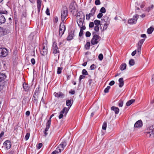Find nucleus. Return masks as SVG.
I'll use <instances>...</instances> for the list:
<instances>
[{
  "mask_svg": "<svg viewBox=\"0 0 154 154\" xmlns=\"http://www.w3.org/2000/svg\"><path fill=\"white\" fill-rule=\"evenodd\" d=\"M58 49L57 43L54 42L52 44L53 53L55 57L54 60L56 61L59 60L60 56V51Z\"/></svg>",
  "mask_w": 154,
  "mask_h": 154,
  "instance_id": "1",
  "label": "nucleus"
},
{
  "mask_svg": "<svg viewBox=\"0 0 154 154\" xmlns=\"http://www.w3.org/2000/svg\"><path fill=\"white\" fill-rule=\"evenodd\" d=\"M145 40L144 39H142L139 41L137 44V49L132 53L131 55L132 56H134L136 53L138 55H140L141 54L142 45Z\"/></svg>",
  "mask_w": 154,
  "mask_h": 154,
  "instance_id": "2",
  "label": "nucleus"
},
{
  "mask_svg": "<svg viewBox=\"0 0 154 154\" xmlns=\"http://www.w3.org/2000/svg\"><path fill=\"white\" fill-rule=\"evenodd\" d=\"M145 133L147 137H154V125L149 127L145 130Z\"/></svg>",
  "mask_w": 154,
  "mask_h": 154,
  "instance_id": "3",
  "label": "nucleus"
},
{
  "mask_svg": "<svg viewBox=\"0 0 154 154\" xmlns=\"http://www.w3.org/2000/svg\"><path fill=\"white\" fill-rule=\"evenodd\" d=\"M96 33H97L95 32H92V35H93V36L91 41V44L92 45L97 44L98 43V39L99 38H100L98 35L96 34Z\"/></svg>",
  "mask_w": 154,
  "mask_h": 154,
  "instance_id": "4",
  "label": "nucleus"
},
{
  "mask_svg": "<svg viewBox=\"0 0 154 154\" xmlns=\"http://www.w3.org/2000/svg\"><path fill=\"white\" fill-rule=\"evenodd\" d=\"M80 13L79 12L78 13L76 17L77 18V22L79 27H80L83 24L85 20V16L83 15V17H82L80 15Z\"/></svg>",
  "mask_w": 154,
  "mask_h": 154,
  "instance_id": "5",
  "label": "nucleus"
},
{
  "mask_svg": "<svg viewBox=\"0 0 154 154\" xmlns=\"http://www.w3.org/2000/svg\"><path fill=\"white\" fill-rule=\"evenodd\" d=\"M68 15V11L66 8H63L61 12V18L62 22H63Z\"/></svg>",
  "mask_w": 154,
  "mask_h": 154,
  "instance_id": "6",
  "label": "nucleus"
},
{
  "mask_svg": "<svg viewBox=\"0 0 154 154\" xmlns=\"http://www.w3.org/2000/svg\"><path fill=\"white\" fill-rule=\"evenodd\" d=\"M140 15L135 14L133 16V18L130 19L128 20V23L130 24H135L137 23V20L139 17Z\"/></svg>",
  "mask_w": 154,
  "mask_h": 154,
  "instance_id": "7",
  "label": "nucleus"
},
{
  "mask_svg": "<svg viewBox=\"0 0 154 154\" xmlns=\"http://www.w3.org/2000/svg\"><path fill=\"white\" fill-rule=\"evenodd\" d=\"M65 30L66 27L63 23H61L60 25L59 30V35L60 37L64 34Z\"/></svg>",
  "mask_w": 154,
  "mask_h": 154,
  "instance_id": "8",
  "label": "nucleus"
},
{
  "mask_svg": "<svg viewBox=\"0 0 154 154\" xmlns=\"http://www.w3.org/2000/svg\"><path fill=\"white\" fill-rule=\"evenodd\" d=\"M94 23L95 25L94 28V30L95 32L98 33L99 30V26L100 25V21L97 20H95L94 21Z\"/></svg>",
  "mask_w": 154,
  "mask_h": 154,
  "instance_id": "9",
  "label": "nucleus"
},
{
  "mask_svg": "<svg viewBox=\"0 0 154 154\" xmlns=\"http://www.w3.org/2000/svg\"><path fill=\"white\" fill-rule=\"evenodd\" d=\"M8 51L5 48H0V57H4L7 55Z\"/></svg>",
  "mask_w": 154,
  "mask_h": 154,
  "instance_id": "10",
  "label": "nucleus"
},
{
  "mask_svg": "<svg viewBox=\"0 0 154 154\" xmlns=\"http://www.w3.org/2000/svg\"><path fill=\"white\" fill-rule=\"evenodd\" d=\"M66 145V142L65 141H62L56 148L58 149L60 151V152H61L63 150L65 147Z\"/></svg>",
  "mask_w": 154,
  "mask_h": 154,
  "instance_id": "11",
  "label": "nucleus"
},
{
  "mask_svg": "<svg viewBox=\"0 0 154 154\" xmlns=\"http://www.w3.org/2000/svg\"><path fill=\"white\" fill-rule=\"evenodd\" d=\"M11 146V143L9 140H6L3 143V146L6 149H9Z\"/></svg>",
  "mask_w": 154,
  "mask_h": 154,
  "instance_id": "12",
  "label": "nucleus"
},
{
  "mask_svg": "<svg viewBox=\"0 0 154 154\" xmlns=\"http://www.w3.org/2000/svg\"><path fill=\"white\" fill-rule=\"evenodd\" d=\"M101 20V23H102L104 22V23H106L107 24H109L110 23V19L109 17L106 16H104Z\"/></svg>",
  "mask_w": 154,
  "mask_h": 154,
  "instance_id": "13",
  "label": "nucleus"
},
{
  "mask_svg": "<svg viewBox=\"0 0 154 154\" xmlns=\"http://www.w3.org/2000/svg\"><path fill=\"white\" fill-rule=\"evenodd\" d=\"M51 125V121L49 120L46 123V127L45 129V131H44V134L45 136H46L48 134V133L47 132L48 131L49 129L50 128Z\"/></svg>",
  "mask_w": 154,
  "mask_h": 154,
  "instance_id": "14",
  "label": "nucleus"
},
{
  "mask_svg": "<svg viewBox=\"0 0 154 154\" xmlns=\"http://www.w3.org/2000/svg\"><path fill=\"white\" fill-rule=\"evenodd\" d=\"M143 126V122L141 120L137 121L134 125V128H140Z\"/></svg>",
  "mask_w": 154,
  "mask_h": 154,
  "instance_id": "15",
  "label": "nucleus"
},
{
  "mask_svg": "<svg viewBox=\"0 0 154 154\" xmlns=\"http://www.w3.org/2000/svg\"><path fill=\"white\" fill-rule=\"evenodd\" d=\"M6 21L5 17L1 13H0V25L4 23Z\"/></svg>",
  "mask_w": 154,
  "mask_h": 154,
  "instance_id": "16",
  "label": "nucleus"
},
{
  "mask_svg": "<svg viewBox=\"0 0 154 154\" xmlns=\"http://www.w3.org/2000/svg\"><path fill=\"white\" fill-rule=\"evenodd\" d=\"M111 110L114 111L115 113L116 114H118L119 112V109L116 106H112L111 107Z\"/></svg>",
  "mask_w": 154,
  "mask_h": 154,
  "instance_id": "17",
  "label": "nucleus"
},
{
  "mask_svg": "<svg viewBox=\"0 0 154 154\" xmlns=\"http://www.w3.org/2000/svg\"><path fill=\"white\" fill-rule=\"evenodd\" d=\"M23 88L26 92H28L29 91V87L26 83H24L23 84Z\"/></svg>",
  "mask_w": 154,
  "mask_h": 154,
  "instance_id": "18",
  "label": "nucleus"
},
{
  "mask_svg": "<svg viewBox=\"0 0 154 154\" xmlns=\"http://www.w3.org/2000/svg\"><path fill=\"white\" fill-rule=\"evenodd\" d=\"M119 86L120 88L122 87L124 85V82L123 78H121L119 79Z\"/></svg>",
  "mask_w": 154,
  "mask_h": 154,
  "instance_id": "19",
  "label": "nucleus"
},
{
  "mask_svg": "<svg viewBox=\"0 0 154 154\" xmlns=\"http://www.w3.org/2000/svg\"><path fill=\"white\" fill-rule=\"evenodd\" d=\"M74 36L73 33L71 32L69 34L68 36L67 37V40H71L73 38Z\"/></svg>",
  "mask_w": 154,
  "mask_h": 154,
  "instance_id": "20",
  "label": "nucleus"
},
{
  "mask_svg": "<svg viewBox=\"0 0 154 154\" xmlns=\"http://www.w3.org/2000/svg\"><path fill=\"white\" fill-rule=\"evenodd\" d=\"M6 78V76L5 74L0 72V82L3 81Z\"/></svg>",
  "mask_w": 154,
  "mask_h": 154,
  "instance_id": "21",
  "label": "nucleus"
},
{
  "mask_svg": "<svg viewBox=\"0 0 154 154\" xmlns=\"http://www.w3.org/2000/svg\"><path fill=\"white\" fill-rule=\"evenodd\" d=\"M69 108L68 107L67 108L66 107H64L61 111L63 113H64V115L66 116L67 112H68L69 110Z\"/></svg>",
  "mask_w": 154,
  "mask_h": 154,
  "instance_id": "22",
  "label": "nucleus"
},
{
  "mask_svg": "<svg viewBox=\"0 0 154 154\" xmlns=\"http://www.w3.org/2000/svg\"><path fill=\"white\" fill-rule=\"evenodd\" d=\"M72 104V100H68L66 101V105L67 106H68L69 108H70Z\"/></svg>",
  "mask_w": 154,
  "mask_h": 154,
  "instance_id": "23",
  "label": "nucleus"
},
{
  "mask_svg": "<svg viewBox=\"0 0 154 154\" xmlns=\"http://www.w3.org/2000/svg\"><path fill=\"white\" fill-rule=\"evenodd\" d=\"M126 64L124 63H122L120 67V69L121 70H123L125 69L126 67Z\"/></svg>",
  "mask_w": 154,
  "mask_h": 154,
  "instance_id": "24",
  "label": "nucleus"
},
{
  "mask_svg": "<svg viewBox=\"0 0 154 154\" xmlns=\"http://www.w3.org/2000/svg\"><path fill=\"white\" fill-rule=\"evenodd\" d=\"M96 7L94 6L91 10L90 13L93 15L94 16V15L95 12L96 10Z\"/></svg>",
  "mask_w": 154,
  "mask_h": 154,
  "instance_id": "25",
  "label": "nucleus"
},
{
  "mask_svg": "<svg viewBox=\"0 0 154 154\" xmlns=\"http://www.w3.org/2000/svg\"><path fill=\"white\" fill-rule=\"evenodd\" d=\"M135 101V100L134 99H132L128 101L126 104V106H130L131 104L134 103Z\"/></svg>",
  "mask_w": 154,
  "mask_h": 154,
  "instance_id": "26",
  "label": "nucleus"
},
{
  "mask_svg": "<svg viewBox=\"0 0 154 154\" xmlns=\"http://www.w3.org/2000/svg\"><path fill=\"white\" fill-rule=\"evenodd\" d=\"M153 30L154 28L152 26H151L147 29V32L148 34H150L152 33Z\"/></svg>",
  "mask_w": 154,
  "mask_h": 154,
  "instance_id": "27",
  "label": "nucleus"
},
{
  "mask_svg": "<svg viewBox=\"0 0 154 154\" xmlns=\"http://www.w3.org/2000/svg\"><path fill=\"white\" fill-rule=\"evenodd\" d=\"M93 16H94L90 13L89 14H87L86 15V19L88 20H90L91 17Z\"/></svg>",
  "mask_w": 154,
  "mask_h": 154,
  "instance_id": "28",
  "label": "nucleus"
},
{
  "mask_svg": "<svg viewBox=\"0 0 154 154\" xmlns=\"http://www.w3.org/2000/svg\"><path fill=\"white\" fill-rule=\"evenodd\" d=\"M90 47V43L89 42H87L85 45V48L86 50H89Z\"/></svg>",
  "mask_w": 154,
  "mask_h": 154,
  "instance_id": "29",
  "label": "nucleus"
},
{
  "mask_svg": "<svg viewBox=\"0 0 154 154\" xmlns=\"http://www.w3.org/2000/svg\"><path fill=\"white\" fill-rule=\"evenodd\" d=\"M40 53L42 55H45L47 53L48 51L47 49H44L40 50Z\"/></svg>",
  "mask_w": 154,
  "mask_h": 154,
  "instance_id": "30",
  "label": "nucleus"
},
{
  "mask_svg": "<svg viewBox=\"0 0 154 154\" xmlns=\"http://www.w3.org/2000/svg\"><path fill=\"white\" fill-rule=\"evenodd\" d=\"M38 97H35L34 96H33L32 100L33 101V103H35L36 104H37L38 103Z\"/></svg>",
  "mask_w": 154,
  "mask_h": 154,
  "instance_id": "31",
  "label": "nucleus"
},
{
  "mask_svg": "<svg viewBox=\"0 0 154 154\" xmlns=\"http://www.w3.org/2000/svg\"><path fill=\"white\" fill-rule=\"evenodd\" d=\"M61 152L58 149L56 148V149L53 151L51 154H60Z\"/></svg>",
  "mask_w": 154,
  "mask_h": 154,
  "instance_id": "32",
  "label": "nucleus"
},
{
  "mask_svg": "<svg viewBox=\"0 0 154 154\" xmlns=\"http://www.w3.org/2000/svg\"><path fill=\"white\" fill-rule=\"evenodd\" d=\"M154 7V6L153 5H152L151 7H149L146 8L145 10V11L147 12H149Z\"/></svg>",
  "mask_w": 154,
  "mask_h": 154,
  "instance_id": "33",
  "label": "nucleus"
},
{
  "mask_svg": "<svg viewBox=\"0 0 154 154\" xmlns=\"http://www.w3.org/2000/svg\"><path fill=\"white\" fill-rule=\"evenodd\" d=\"M129 64L131 66H133L134 64V61L133 59H131L129 62Z\"/></svg>",
  "mask_w": 154,
  "mask_h": 154,
  "instance_id": "34",
  "label": "nucleus"
},
{
  "mask_svg": "<svg viewBox=\"0 0 154 154\" xmlns=\"http://www.w3.org/2000/svg\"><path fill=\"white\" fill-rule=\"evenodd\" d=\"M4 35V29L0 27V36Z\"/></svg>",
  "mask_w": 154,
  "mask_h": 154,
  "instance_id": "35",
  "label": "nucleus"
},
{
  "mask_svg": "<svg viewBox=\"0 0 154 154\" xmlns=\"http://www.w3.org/2000/svg\"><path fill=\"white\" fill-rule=\"evenodd\" d=\"M107 127V123L106 122H104L102 128L104 130H106Z\"/></svg>",
  "mask_w": 154,
  "mask_h": 154,
  "instance_id": "36",
  "label": "nucleus"
},
{
  "mask_svg": "<svg viewBox=\"0 0 154 154\" xmlns=\"http://www.w3.org/2000/svg\"><path fill=\"white\" fill-rule=\"evenodd\" d=\"M123 105V101L122 100H120L118 102V106L119 107H122Z\"/></svg>",
  "mask_w": 154,
  "mask_h": 154,
  "instance_id": "37",
  "label": "nucleus"
},
{
  "mask_svg": "<svg viewBox=\"0 0 154 154\" xmlns=\"http://www.w3.org/2000/svg\"><path fill=\"white\" fill-rule=\"evenodd\" d=\"M37 7H41L42 1L41 0H37Z\"/></svg>",
  "mask_w": 154,
  "mask_h": 154,
  "instance_id": "38",
  "label": "nucleus"
},
{
  "mask_svg": "<svg viewBox=\"0 0 154 154\" xmlns=\"http://www.w3.org/2000/svg\"><path fill=\"white\" fill-rule=\"evenodd\" d=\"M100 13H101L102 14L106 12V10L104 7H102L101 8V9H100Z\"/></svg>",
  "mask_w": 154,
  "mask_h": 154,
  "instance_id": "39",
  "label": "nucleus"
},
{
  "mask_svg": "<svg viewBox=\"0 0 154 154\" xmlns=\"http://www.w3.org/2000/svg\"><path fill=\"white\" fill-rule=\"evenodd\" d=\"M82 73L83 75H87L88 74V72L85 69H83L82 71Z\"/></svg>",
  "mask_w": 154,
  "mask_h": 154,
  "instance_id": "40",
  "label": "nucleus"
},
{
  "mask_svg": "<svg viewBox=\"0 0 154 154\" xmlns=\"http://www.w3.org/2000/svg\"><path fill=\"white\" fill-rule=\"evenodd\" d=\"M110 88V87L109 86H107V87L104 89V92L105 93H107L109 92V90Z\"/></svg>",
  "mask_w": 154,
  "mask_h": 154,
  "instance_id": "41",
  "label": "nucleus"
},
{
  "mask_svg": "<svg viewBox=\"0 0 154 154\" xmlns=\"http://www.w3.org/2000/svg\"><path fill=\"white\" fill-rule=\"evenodd\" d=\"M89 27L90 28H92L94 27V22H90L89 25Z\"/></svg>",
  "mask_w": 154,
  "mask_h": 154,
  "instance_id": "42",
  "label": "nucleus"
},
{
  "mask_svg": "<svg viewBox=\"0 0 154 154\" xmlns=\"http://www.w3.org/2000/svg\"><path fill=\"white\" fill-rule=\"evenodd\" d=\"M59 114H60V115L59 116V119H61L62 118H63V114H64V113H63V112H62L61 111L60 112Z\"/></svg>",
  "mask_w": 154,
  "mask_h": 154,
  "instance_id": "43",
  "label": "nucleus"
},
{
  "mask_svg": "<svg viewBox=\"0 0 154 154\" xmlns=\"http://www.w3.org/2000/svg\"><path fill=\"white\" fill-rule=\"evenodd\" d=\"M62 69V68L61 67H58L57 69V73L58 74H60L61 72V71Z\"/></svg>",
  "mask_w": 154,
  "mask_h": 154,
  "instance_id": "44",
  "label": "nucleus"
},
{
  "mask_svg": "<svg viewBox=\"0 0 154 154\" xmlns=\"http://www.w3.org/2000/svg\"><path fill=\"white\" fill-rule=\"evenodd\" d=\"M98 59L100 60H102L103 59V55L102 54H100L98 56Z\"/></svg>",
  "mask_w": 154,
  "mask_h": 154,
  "instance_id": "45",
  "label": "nucleus"
},
{
  "mask_svg": "<svg viewBox=\"0 0 154 154\" xmlns=\"http://www.w3.org/2000/svg\"><path fill=\"white\" fill-rule=\"evenodd\" d=\"M96 68V66L94 64L91 65L90 67V69L92 70L95 69Z\"/></svg>",
  "mask_w": 154,
  "mask_h": 154,
  "instance_id": "46",
  "label": "nucleus"
},
{
  "mask_svg": "<svg viewBox=\"0 0 154 154\" xmlns=\"http://www.w3.org/2000/svg\"><path fill=\"white\" fill-rule=\"evenodd\" d=\"M29 136L30 134L29 133H27L25 137V139L26 140H27L29 139Z\"/></svg>",
  "mask_w": 154,
  "mask_h": 154,
  "instance_id": "47",
  "label": "nucleus"
},
{
  "mask_svg": "<svg viewBox=\"0 0 154 154\" xmlns=\"http://www.w3.org/2000/svg\"><path fill=\"white\" fill-rule=\"evenodd\" d=\"M42 143H38L37 145V148L38 149H39L42 146Z\"/></svg>",
  "mask_w": 154,
  "mask_h": 154,
  "instance_id": "48",
  "label": "nucleus"
},
{
  "mask_svg": "<svg viewBox=\"0 0 154 154\" xmlns=\"http://www.w3.org/2000/svg\"><path fill=\"white\" fill-rule=\"evenodd\" d=\"M59 94H60V92L58 93H57L56 92H55L54 94V95L55 96V97L58 98H59Z\"/></svg>",
  "mask_w": 154,
  "mask_h": 154,
  "instance_id": "49",
  "label": "nucleus"
},
{
  "mask_svg": "<svg viewBox=\"0 0 154 154\" xmlns=\"http://www.w3.org/2000/svg\"><path fill=\"white\" fill-rule=\"evenodd\" d=\"M109 24H106V23H104V26H103V29L104 30H105L108 27V26L109 25Z\"/></svg>",
  "mask_w": 154,
  "mask_h": 154,
  "instance_id": "50",
  "label": "nucleus"
},
{
  "mask_svg": "<svg viewBox=\"0 0 154 154\" xmlns=\"http://www.w3.org/2000/svg\"><path fill=\"white\" fill-rule=\"evenodd\" d=\"M85 76L83 75H81L79 77V80L80 82L81 81L82 79H85Z\"/></svg>",
  "mask_w": 154,
  "mask_h": 154,
  "instance_id": "51",
  "label": "nucleus"
},
{
  "mask_svg": "<svg viewBox=\"0 0 154 154\" xmlns=\"http://www.w3.org/2000/svg\"><path fill=\"white\" fill-rule=\"evenodd\" d=\"M95 4L96 5H99L100 4V0H96L95 2Z\"/></svg>",
  "mask_w": 154,
  "mask_h": 154,
  "instance_id": "52",
  "label": "nucleus"
},
{
  "mask_svg": "<svg viewBox=\"0 0 154 154\" xmlns=\"http://www.w3.org/2000/svg\"><path fill=\"white\" fill-rule=\"evenodd\" d=\"M91 35V33L89 31H87L86 32L85 36L87 37H89Z\"/></svg>",
  "mask_w": 154,
  "mask_h": 154,
  "instance_id": "53",
  "label": "nucleus"
},
{
  "mask_svg": "<svg viewBox=\"0 0 154 154\" xmlns=\"http://www.w3.org/2000/svg\"><path fill=\"white\" fill-rule=\"evenodd\" d=\"M103 16V14L102 13H99L97 15V17L98 18H101Z\"/></svg>",
  "mask_w": 154,
  "mask_h": 154,
  "instance_id": "54",
  "label": "nucleus"
},
{
  "mask_svg": "<svg viewBox=\"0 0 154 154\" xmlns=\"http://www.w3.org/2000/svg\"><path fill=\"white\" fill-rule=\"evenodd\" d=\"M80 30H82L83 31V30H84L86 29V27L85 25H82L80 27Z\"/></svg>",
  "mask_w": 154,
  "mask_h": 154,
  "instance_id": "55",
  "label": "nucleus"
},
{
  "mask_svg": "<svg viewBox=\"0 0 154 154\" xmlns=\"http://www.w3.org/2000/svg\"><path fill=\"white\" fill-rule=\"evenodd\" d=\"M69 93L73 95L75 93V91L71 90L69 91Z\"/></svg>",
  "mask_w": 154,
  "mask_h": 154,
  "instance_id": "56",
  "label": "nucleus"
},
{
  "mask_svg": "<svg viewBox=\"0 0 154 154\" xmlns=\"http://www.w3.org/2000/svg\"><path fill=\"white\" fill-rule=\"evenodd\" d=\"M64 94L61 92H60L59 97L63 98L64 97Z\"/></svg>",
  "mask_w": 154,
  "mask_h": 154,
  "instance_id": "57",
  "label": "nucleus"
},
{
  "mask_svg": "<svg viewBox=\"0 0 154 154\" xmlns=\"http://www.w3.org/2000/svg\"><path fill=\"white\" fill-rule=\"evenodd\" d=\"M39 92V88H36L35 93H36L38 95V94Z\"/></svg>",
  "mask_w": 154,
  "mask_h": 154,
  "instance_id": "58",
  "label": "nucleus"
},
{
  "mask_svg": "<svg viewBox=\"0 0 154 154\" xmlns=\"http://www.w3.org/2000/svg\"><path fill=\"white\" fill-rule=\"evenodd\" d=\"M46 13L48 15H50V13L49 12V10L48 8H47L46 11Z\"/></svg>",
  "mask_w": 154,
  "mask_h": 154,
  "instance_id": "59",
  "label": "nucleus"
},
{
  "mask_svg": "<svg viewBox=\"0 0 154 154\" xmlns=\"http://www.w3.org/2000/svg\"><path fill=\"white\" fill-rule=\"evenodd\" d=\"M31 62L32 64L34 65L35 63V59L34 58H32L31 60Z\"/></svg>",
  "mask_w": 154,
  "mask_h": 154,
  "instance_id": "60",
  "label": "nucleus"
},
{
  "mask_svg": "<svg viewBox=\"0 0 154 154\" xmlns=\"http://www.w3.org/2000/svg\"><path fill=\"white\" fill-rule=\"evenodd\" d=\"M115 83V82L114 81H111L109 83V85L110 86L113 85Z\"/></svg>",
  "mask_w": 154,
  "mask_h": 154,
  "instance_id": "61",
  "label": "nucleus"
},
{
  "mask_svg": "<svg viewBox=\"0 0 154 154\" xmlns=\"http://www.w3.org/2000/svg\"><path fill=\"white\" fill-rule=\"evenodd\" d=\"M83 35V31L82 30H80V32L79 34V36L80 37H81Z\"/></svg>",
  "mask_w": 154,
  "mask_h": 154,
  "instance_id": "62",
  "label": "nucleus"
},
{
  "mask_svg": "<svg viewBox=\"0 0 154 154\" xmlns=\"http://www.w3.org/2000/svg\"><path fill=\"white\" fill-rule=\"evenodd\" d=\"M4 131H2L0 134V138H1L2 137L4 136Z\"/></svg>",
  "mask_w": 154,
  "mask_h": 154,
  "instance_id": "63",
  "label": "nucleus"
},
{
  "mask_svg": "<svg viewBox=\"0 0 154 154\" xmlns=\"http://www.w3.org/2000/svg\"><path fill=\"white\" fill-rule=\"evenodd\" d=\"M30 112L29 111H27L26 112V115L27 116H29L30 115Z\"/></svg>",
  "mask_w": 154,
  "mask_h": 154,
  "instance_id": "64",
  "label": "nucleus"
}]
</instances>
